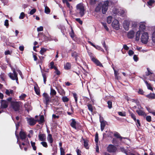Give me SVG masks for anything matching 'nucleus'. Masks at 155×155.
Wrapping results in <instances>:
<instances>
[{
  "instance_id": "obj_1",
  "label": "nucleus",
  "mask_w": 155,
  "mask_h": 155,
  "mask_svg": "<svg viewBox=\"0 0 155 155\" xmlns=\"http://www.w3.org/2000/svg\"><path fill=\"white\" fill-rule=\"evenodd\" d=\"M21 103V101H12L11 102V106L14 111H18L20 110Z\"/></svg>"
},
{
  "instance_id": "obj_2",
  "label": "nucleus",
  "mask_w": 155,
  "mask_h": 155,
  "mask_svg": "<svg viewBox=\"0 0 155 155\" xmlns=\"http://www.w3.org/2000/svg\"><path fill=\"white\" fill-rule=\"evenodd\" d=\"M77 9L78 11L80 17H82L84 15V7L82 3L78 4L76 6Z\"/></svg>"
},
{
  "instance_id": "obj_3",
  "label": "nucleus",
  "mask_w": 155,
  "mask_h": 155,
  "mask_svg": "<svg viewBox=\"0 0 155 155\" xmlns=\"http://www.w3.org/2000/svg\"><path fill=\"white\" fill-rule=\"evenodd\" d=\"M43 97V101L44 103L47 106L49 104V103L51 102V98L49 95L46 93H44L42 94Z\"/></svg>"
},
{
  "instance_id": "obj_4",
  "label": "nucleus",
  "mask_w": 155,
  "mask_h": 155,
  "mask_svg": "<svg viewBox=\"0 0 155 155\" xmlns=\"http://www.w3.org/2000/svg\"><path fill=\"white\" fill-rule=\"evenodd\" d=\"M13 74L12 73H9L8 75L10 78L12 80H15L16 82L18 83V78L17 76V74L16 72L15 69L13 70Z\"/></svg>"
},
{
  "instance_id": "obj_5",
  "label": "nucleus",
  "mask_w": 155,
  "mask_h": 155,
  "mask_svg": "<svg viewBox=\"0 0 155 155\" xmlns=\"http://www.w3.org/2000/svg\"><path fill=\"white\" fill-rule=\"evenodd\" d=\"M149 38L148 33L147 32L143 33L141 38L142 42L144 44H147Z\"/></svg>"
},
{
  "instance_id": "obj_6",
  "label": "nucleus",
  "mask_w": 155,
  "mask_h": 155,
  "mask_svg": "<svg viewBox=\"0 0 155 155\" xmlns=\"http://www.w3.org/2000/svg\"><path fill=\"white\" fill-rule=\"evenodd\" d=\"M109 3V2L108 1H106L104 2V4L102 5V10L103 14H105L107 12Z\"/></svg>"
},
{
  "instance_id": "obj_7",
  "label": "nucleus",
  "mask_w": 155,
  "mask_h": 155,
  "mask_svg": "<svg viewBox=\"0 0 155 155\" xmlns=\"http://www.w3.org/2000/svg\"><path fill=\"white\" fill-rule=\"evenodd\" d=\"M112 27L117 30L120 28V25L119 21L117 19H114L112 22Z\"/></svg>"
},
{
  "instance_id": "obj_8",
  "label": "nucleus",
  "mask_w": 155,
  "mask_h": 155,
  "mask_svg": "<svg viewBox=\"0 0 155 155\" xmlns=\"http://www.w3.org/2000/svg\"><path fill=\"white\" fill-rule=\"evenodd\" d=\"M117 150L116 147L112 144H110L107 148V151L110 153L115 152Z\"/></svg>"
},
{
  "instance_id": "obj_9",
  "label": "nucleus",
  "mask_w": 155,
  "mask_h": 155,
  "mask_svg": "<svg viewBox=\"0 0 155 155\" xmlns=\"http://www.w3.org/2000/svg\"><path fill=\"white\" fill-rule=\"evenodd\" d=\"M8 103L7 101L2 100L1 101V107L2 108H6L8 107Z\"/></svg>"
},
{
  "instance_id": "obj_10",
  "label": "nucleus",
  "mask_w": 155,
  "mask_h": 155,
  "mask_svg": "<svg viewBox=\"0 0 155 155\" xmlns=\"http://www.w3.org/2000/svg\"><path fill=\"white\" fill-rule=\"evenodd\" d=\"M92 61L97 66L100 67H102L103 65L99 61L94 58V57L92 58Z\"/></svg>"
},
{
  "instance_id": "obj_11",
  "label": "nucleus",
  "mask_w": 155,
  "mask_h": 155,
  "mask_svg": "<svg viewBox=\"0 0 155 155\" xmlns=\"http://www.w3.org/2000/svg\"><path fill=\"white\" fill-rule=\"evenodd\" d=\"M80 54L77 53L76 51H74L71 53V55L75 59L76 61H78V57L79 56Z\"/></svg>"
},
{
  "instance_id": "obj_12",
  "label": "nucleus",
  "mask_w": 155,
  "mask_h": 155,
  "mask_svg": "<svg viewBox=\"0 0 155 155\" xmlns=\"http://www.w3.org/2000/svg\"><path fill=\"white\" fill-rule=\"evenodd\" d=\"M130 23L127 21H125L123 23V27L125 30L128 31L129 29Z\"/></svg>"
},
{
  "instance_id": "obj_13",
  "label": "nucleus",
  "mask_w": 155,
  "mask_h": 155,
  "mask_svg": "<svg viewBox=\"0 0 155 155\" xmlns=\"http://www.w3.org/2000/svg\"><path fill=\"white\" fill-rule=\"evenodd\" d=\"M19 136L20 139L22 140H23L26 139L27 134L25 132L21 131L20 132Z\"/></svg>"
},
{
  "instance_id": "obj_14",
  "label": "nucleus",
  "mask_w": 155,
  "mask_h": 155,
  "mask_svg": "<svg viewBox=\"0 0 155 155\" xmlns=\"http://www.w3.org/2000/svg\"><path fill=\"white\" fill-rule=\"evenodd\" d=\"M82 140L84 141V146L86 149H88L89 147H88V142L89 140L86 139H84L83 137H82Z\"/></svg>"
},
{
  "instance_id": "obj_15",
  "label": "nucleus",
  "mask_w": 155,
  "mask_h": 155,
  "mask_svg": "<svg viewBox=\"0 0 155 155\" xmlns=\"http://www.w3.org/2000/svg\"><path fill=\"white\" fill-rule=\"evenodd\" d=\"M88 42L89 44H90L92 46L96 48L98 50H100L101 51H102L103 52H104V49L101 48V47L99 46H97L96 47L93 43L92 42H91V41H88Z\"/></svg>"
},
{
  "instance_id": "obj_16",
  "label": "nucleus",
  "mask_w": 155,
  "mask_h": 155,
  "mask_svg": "<svg viewBox=\"0 0 155 155\" xmlns=\"http://www.w3.org/2000/svg\"><path fill=\"white\" fill-rule=\"evenodd\" d=\"M143 109H140L139 110H136V113L139 116H146V114L143 110Z\"/></svg>"
},
{
  "instance_id": "obj_17",
  "label": "nucleus",
  "mask_w": 155,
  "mask_h": 155,
  "mask_svg": "<svg viewBox=\"0 0 155 155\" xmlns=\"http://www.w3.org/2000/svg\"><path fill=\"white\" fill-rule=\"evenodd\" d=\"M37 122V120H35L33 118H30L29 119V124L31 126L35 125Z\"/></svg>"
},
{
  "instance_id": "obj_18",
  "label": "nucleus",
  "mask_w": 155,
  "mask_h": 155,
  "mask_svg": "<svg viewBox=\"0 0 155 155\" xmlns=\"http://www.w3.org/2000/svg\"><path fill=\"white\" fill-rule=\"evenodd\" d=\"M34 89L35 92L36 94L38 95L40 94V90L38 85L37 84H36L35 86L34 87Z\"/></svg>"
},
{
  "instance_id": "obj_19",
  "label": "nucleus",
  "mask_w": 155,
  "mask_h": 155,
  "mask_svg": "<svg viewBox=\"0 0 155 155\" xmlns=\"http://www.w3.org/2000/svg\"><path fill=\"white\" fill-rule=\"evenodd\" d=\"M72 122L70 123V126L73 128L75 129H77L76 127V122L74 119H73L71 120Z\"/></svg>"
},
{
  "instance_id": "obj_20",
  "label": "nucleus",
  "mask_w": 155,
  "mask_h": 155,
  "mask_svg": "<svg viewBox=\"0 0 155 155\" xmlns=\"http://www.w3.org/2000/svg\"><path fill=\"white\" fill-rule=\"evenodd\" d=\"M134 35V32L132 30L129 32L127 34V37L129 38H132Z\"/></svg>"
},
{
  "instance_id": "obj_21",
  "label": "nucleus",
  "mask_w": 155,
  "mask_h": 155,
  "mask_svg": "<svg viewBox=\"0 0 155 155\" xmlns=\"http://www.w3.org/2000/svg\"><path fill=\"white\" fill-rule=\"evenodd\" d=\"M39 140L41 141H44L46 140L45 134H41L38 135Z\"/></svg>"
},
{
  "instance_id": "obj_22",
  "label": "nucleus",
  "mask_w": 155,
  "mask_h": 155,
  "mask_svg": "<svg viewBox=\"0 0 155 155\" xmlns=\"http://www.w3.org/2000/svg\"><path fill=\"white\" fill-rule=\"evenodd\" d=\"M37 120L39 124H41L45 121L44 117L43 115H41L40 116V120L37 119Z\"/></svg>"
},
{
  "instance_id": "obj_23",
  "label": "nucleus",
  "mask_w": 155,
  "mask_h": 155,
  "mask_svg": "<svg viewBox=\"0 0 155 155\" xmlns=\"http://www.w3.org/2000/svg\"><path fill=\"white\" fill-rule=\"evenodd\" d=\"M114 137L120 139V141H122V139H123V137L120 136V134L117 132H116L114 134Z\"/></svg>"
},
{
  "instance_id": "obj_24",
  "label": "nucleus",
  "mask_w": 155,
  "mask_h": 155,
  "mask_svg": "<svg viewBox=\"0 0 155 155\" xmlns=\"http://www.w3.org/2000/svg\"><path fill=\"white\" fill-rule=\"evenodd\" d=\"M47 139L50 143H53L54 140L51 134H48Z\"/></svg>"
},
{
  "instance_id": "obj_25",
  "label": "nucleus",
  "mask_w": 155,
  "mask_h": 155,
  "mask_svg": "<svg viewBox=\"0 0 155 155\" xmlns=\"http://www.w3.org/2000/svg\"><path fill=\"white\" fill-rule=\"evenodd\" d=\"M144 81L148 89L153 91V88L151 85V84L148 83L146 80H144Z\"/></svg>"
},
{
  "instance_id": "obj_26",
  "label": "nucleus",
  "mask_w": 155,
  "mask_h": 155,
  "mask_svg": "<svg viewBox=\"0 0 155 155\" xmlns=\"http://www.w3.org/2000/svg\"><path fill=\"white\" fill-rule=\"evenodd\" d=\"M146 96L149 99H154L155 98V94L150 93L149 94L146 95Z\"/></svg>"
},
{
  "instance_id": "obj_27",
  "label": "nucleus",
  "mask_w": 155,
  "mask_h": 155,
  "mask_svg": "<svg viewBox=\"0 0 155 155\" xmlns=\"http://www.w3.org/2000/svg\"><path fill=\"white\" fill-rule=\"evenodd\" d=\"M128 112L130 115L131 118L133 119L135 122H136V118L135 115L130 110H128Z\"/></svg>"
},
{
  "instance_id": "obj_28",
  "label": "nucleus",
  "mask_w": 155,
  "mask_h": 155,
  "mask_svg": "<svg viewBox=\"0 0 155 155\" xmlns=\"http://www.w3.org/2000/svg\"><path fill=\"white\" fill-rule=\"evenodd\" d=\"M100 122L101 123V131H103L104 128L105 126V122L104 120L101 121L100 120Z\"/></svg>"
},
{
  "instance_id": "obj_29",
  "label": "nucleus",
  "mask_w": 155,
  "mask_h": 155,
  "mask_svg": "<svg viewBox=\"0 0 155 155\" xmlns=\"http://www.w3.org/2000/svg\"><path fill=\"white\" fill-rule=\"evenodd\" d=\"M50 90L51 91L50 94L51 95L52 97H53L57 93L56 91L52 87H51Z\"/></svg>"
},
{
  "instance_id": "obj_30",
  "label": "nucleus",
  "mask_w": 155,
  "mask_h": 155,
  "mask_svg": "<svg viewBox=\"0 0 155 155\" xmlns=\"http://www.w3.org/2000/svg\"><path fill=\"white\" fill-rule=\"evenodd\" d=\"M71 64L70 63H67L64 66V68L65 70H69L71 68Z\"/></svg>"
},
{
  "instance_id": "obj_31",
  "label": "nucleus",
  "mask_w": 155,
  "mask_h": 155,
  "mask_svg": "<svg viewBox=\"0 0 155 155\" xmlns=\"http://www.w3.org/2000/svg\"><path fill=\"white\" fill-rule=\"evenodd\" d=\"M112 143L117 146L119 144V141L117 140L115 138H113L112 140Z\"/></svg>"
},
{
  "instance_id": "obj_32",
  "label": "nucleus",
  "mask_w": 155,
  "mask_h": 155,
  "mask_svg": "<svg viewBox=\"0 0 155 155\" xmlns=\"http://www.w3.org/2000/svg\"><path fill=\"white\" fill-rule=\"evenodd\" d=\"M102 7V5L101 4H98L96 8L95 11L96 12H99Z\"/></svg>"
},
{
  "instance_id": "obj_33",
  "label": "nucleus",
  "mask_w": 155,
  "mask_h": 155,
  "mask_svg": "<svg viewBox=\"0 0 155 155\" xmlns=\"http://www.w3.org/2000/svg\"><path fill=\"white\" fill-rule=\"evenodd\" d=\"M39 57V60L38 61V64H42L43 61L44 59V57L42 56H38Z\"/></svg>"
},
{
  "instance_id": "obj_34",
  "label": "nucleus",
  "mask_w": 155,
  "mask_h": 155,
  "mask_svg": "<svg viewBox=\"0 0 155 155\" xmlns=\"http://www.w3.org/2000/svg\"><path fill=\"white\" fill-rule=\"evenodd\" d=\"M139 28L141 30L143 31L146 29V26L144 24L141 23L140 25Z\"/></svg>"
},
{
  "instance_id": "obj_35",
  "label": "nucleus",
  "mask_w": 155,
  "mask_h": 155,
  "mask_svg": "<svg viewBox=\"0 0 155 155\" xmlns=\"http://www.w3.org/2000/svg\"><path fill=\"white\" fill-rule=\"evenodd\" d=\"M71 31L69 33V35L72 38H73L74 37L75 34L73 30V28L71 26Z\"/></svg>"
},
{
  "instance_id": "obj_36",
  "label": "nucleus",
  "mask_w": 155,
  "mask_h": 155,
  "mask_svg": "<svg viewBox=\"0 0 155 155\" xmlns=\"http://www.w3.org/2000/svg\"><path fill=\"white\" fill-rule=\"evenodd\" d=\"M140 31H137L136 34V40L137 41L139 40L140 39Z\"/></svg>"
},
{
  "instance_id": "obj_37",
  "label": "nucleus",
  "mask_w": 155,
  "mask_h": 155,
  "mask_svg": "<svg viewBox=\"0 0 155 155\" xmlns=\"http://www.w3.org/2000/svg\"><path fill=\"white\" fill-rule=\"evenodd\" d=\"M87 106L89 110L92 113L93 110V107L92 105L91 104H87Z\"/></svg>"
},
{
  "instance_id": "obj_38",
  "label": "nucleus",
  "mask_w": 155,
  "mask_h": 155,
  "mask_svg": "<svg viewBox=\"0 0 155 155\" xmlns=\"http://www.w3.org/2000/svg\"><path fill=\"white\" fill-rule=\"evenodd\" d=\"M107 104H108V108L110 109H111L112 107V102L111 100L108 101H107Z\"/></svg>"
},
{
  "instance_id": "obj_39",
  "label": "nucleus",
  "mask_w": 155,
  "mask_h": 155,
  "mask_svg": "<svg viewBox=\"0 0 155 155\" xmlns=\"http://www.w3.org/2000/svg\"><path fill=\"white\" fill-rule=\"evenodd\" d=\"M50 69H55V68H57V67L54 65V62L52 61L50 63Z\"/></svg>"
},
{
  "instance_id": "obj_40",
  "label": "nucleus",
  "mask_w": 155,
  "mask_h": 155,
  "mask_svg": "<svg viewBox=\"0 0 155 155\" xmlns=\"http://www.w3.org/2000/svg\"><path fill=\"white\" fill-rule=\"evenodd\" d=\"M42 76H43V81L44 83L45 84L46 83V79H47V77L46 75V74L45 73H42Z\"/></svg>"
},
{
  "instance_id": "obj_41",
  "label": "nucleus",
  "mask_w": 155,
  "mask_h": 155,
  "mask_svg": "<svg viewBox=\"0 0 155 155\" xmlns=\"http://www.w3.org/2000/svg\"><path fill=\"white\" fill-rule=\"evenodd\" d=\"M58 91L60 95L62 96L65 95V92L64 89H61L58 90Z\"/></svg>"
},
{
  "instance_id": "obj_42",
  "label": "nucleus",
  "mask_w": 155,
  "mask_h": 155,
  "mask_svg": "<svg viewBox=\"0 0 155 155\" xmlns=\"http://www.w3.org/2000/svg\"><path fill=\"white\" fill-rule=\"evenodd\" d=\"M101 23L106 30L107 31H109V29L106 23L103 22H101Z\"/></svg>"
},
{
  "instance_id": "obj_43",
  "label": "nucleus",
  "mask_w": 155,
  "mask_h": 155,
  "mask_svg": "<svg viewBox=\"0 0 155 155\" xmlns=\"http://www.w3.org/2000/svg\"><path fill=\"white\" fill-rule=\"evenodd\" d=\"M47 49L44 48H41L40 53L41 55H43L47 51Z\"/></svg>"
},
{
  "instance_id": "obj_44",
  "label": "nucleus",
  "mask_w": 155,
  "mask_h": 155,
  "mask_svg": "<svg viewBox=\"0 0 155 155\" xmlns=\"http://www.w3.org/2000/svg\"><path fill=\"white\" fill-rule=\"evenodd\" d=\"M45 12L47 14H49L50 12V10L47 6L45 7Z\"/></svg>"
},
{
  "instance_id": "obj_45",
  "label": "nucleus",
  "mask_w": 155,
  "mask_h": 155,
  "mask_svg": "<svg viewBox=\"0 0 155 155\" xmlns=\"http://www.w3.org/2000/svg\"><path fill=\"white\" fill-rule=\"evenodd\" d=\"M120 149L121 152L124 153L126 154H127L128 151L124 147H121L120 148Z\"/></svg>"
},
{
  "instance_id": "obj_46",
  "label": "nucleus",
  "mask_w": 155,
  "mask_h": 155,
  "mask_svg": "<svg viewBox=\"0 0 155 155\" xmlns=\"http://www.w3.org/2000/svg\"><path fill=\"white\" fill-rule=\"evenodd\" d=\"M31 146L32 147L33 149L34 150H36L37 148L36 146L35 145V142H33L32 141L31 142Z\"/></svg>"
},
{
  "instance_id": "obj_47",
  "label": "nucleus",
  "mask_w": 155,
  "mask_h": 155,
  "mask_svg": "<svg viewBox=\"0 0 155 155\" xmlns=\"http://www.w3.org/2000/svg\"><path fill=\"white\" fill-rule=\"evenodd\" d=\"M147 72H146V74H145L146 76H148L152 74V73L151 71H150V69L149 68H147Z\"/></svg>"
},
{
  "instance_id": "obj_48",
  "label": "nucleus",
  "mask_w": 155,
  "mask_h": 155,
  "mask_svg": "<svg viewBox=\"0 0 155 155\" xmlns=\"http://www.w3.org/2000/svg\"><path fill=\"white\" fill-rule=\"evenodd\" d=\"M73 96L74 98L75 102L76 104H77L78 97L77 94L75 93H73Z\"/></svg>"
},
{
  "instance_id": "obj_49",
  "label": "nucleus",
  "mask_w": 155,
  "mask_h": 155,
  "mask_svg": "<svg viewBox=\"0 0 155 155\" xmlns=\"http://www.w3.org/2000/svg\"><path fill=\"white\" fill-rule=\"evenodd\" d=\"M62 100L63 102H68L69 99L66 96H64L62 97Z\"/></svg>"
},
{
  "instance_id": "obj_50",
  "label": "nucleus",
  "mask_w": 155,
  "mask_h": 155,
  "mask_svg": "<svg viewBox=\"0 0 155 155\" xmlns=\"http://www.w3.org/2000/svg\"><path fill=\"white\" fill-rule=\"evenodd\" d=\"M26 96V94L23 93H22L21 95L19 96V97L21 100H24V99L25 98Z\"/></svg>"
},
{
  "instance_id": "obj_51",
  "label": "nucleus",
  "mask_w": 155,
  "mask_h": 155,
  "mask_svg": "<svg viewBox=\"0 0 155 155\" xmlns=\"http://www.w3.org/2000/svg\"><path fill=\"white\" fill-rule=\"evenodd\" d=\"M112 18V17L111 16H109L107 17V21L108 24H110L111 23Z\"/></svg>"
},
{
  "instance_id": "obj_52",
  "label": "nucleus",
  "mask_w": 155,
  "mask_h": 155,
  "mask_svg": "<svg viewBox=\"0 0 155 155\" xmlns=\"http://www.w3.org/2000/svg\"><path fill=\"white\" fill-rule=\"evenodd\" d=\"M155 1L154 0H149V1L147 2V4L149 6H152L154 3Z\"/></svg>"
},
{
  "instance_id": "obj_53",
  "label": "nucleus",
  "mask_w": 155,
  "mask_h": 155,
  "mask_svg": "<svg viewBox=\"0 0 155 155\" xmlns=\"http://www.w3.org/2000/svg\"><path fill=\"white\" fill-rule=\"evenodd\" d=\"M95 141L96 143H97L98 141V134L96 132L95 134Z\"/></svg>"
},
{
  "instance_id": "obj_54",
  "label": "nucleus",
  "mask_w": 155,
  "mask_h": 155,
  "mask_svg": "<svg viewBox=\"0 0 155 155\" xmlns=\"http://www.w3.org/2000/svg\"><path fill=\"white\" fill-rule=\"evenodd\" d=\"M60 155H65V152L64 149L62 147H60Z\"/></svg>"
},
{
  "instance_id": "obj_55",
  "label": "nucleus",
  "mask_w": 155,
  "mask_h": 155,
  "mask_svg": "<svg viewBox=\"0 0 155 155\" xmlns=\"http://www.w3.org/2000/svg\"><path fill=\"white\" fill-rule=\"evenodd\" d=\"M114 71V76L115 78L117 79H118V76L117 75L119 74L118 71H117L115 70L114 68H113Z\"/></svg>"
},
{
  "instance_id": "obj_56",
  "label": "nucleus",
  "mask_w": 155,
  "mask_h": 155,
  "mask_svg": "<svg viewBox=\"0 0 155 155\" xmlns=\"http://www.w3.org/2000/svg\"><path fill=\"white\" fill-rule=\"evenodd\" d=\"M25 13L23 12H22L21 13L19 18L20 19H23L25 17Z\"/></svg>"
},
{
  "instance_id": "obj_57",
  "label": "nucleus",
  "mask_w": 155,
  "mask_h": 155,
  "mask_svg": "<svg viewBox=\"0 0 155 155\" xmlns=\"http://www.w3.org/2000/svg\"><path fill=\"white\" fill-rule=\"evenodd\" d=\"M55 69H54L55 70V71L54 72L56 74L58 75H59L61 74V72L60 71H59L58 69L57 68H55Z\"/></svg>"
},
{
  "instance_id": "obj_58",
  "label": "nucleus",
  "mask_w": 155,
  "mask_h": 155,
  "mask_svg": "<svg viewBox=\"0 0 155 155\" xmlns=\"http://www.w3.org/2000/svg\"><path fill=\"white\" fill-rule=\"evenodd\" d=\"M41 143L42 145V146L46 148L48 147V146L47 143L46 142L42 141Z\"/></svg>"
},
{
  "instance_id": "obj_59",
  "label": "nucleus",
  "mask_w": 155,
  "mask_h": 155,
  "mask_svg": "<svg viewBox=\"0 0 155 155\" xmlns=\"http://www.w3.org/2000/svg\"><path fill=\"white\" fill-rule=\"evenodd\" d=\"M138 93L139 94H140L143 95L144 92L142 89H139V90L138 91Z\"/></svg>"
},
{
  "instance_id": "obj_60",
  "label": "nucleus",
  "mask_w": 155,
  "mask_h": 155,
  "mask_svg": "<svg viewBox=\"0 0 155 155\" xmlns=\"http://www.w3.org/2000/svg\"><path fill=\"white\" fill-rule=\"evenodd\" d=\"M75 20L78 22L81 25H82L83 24V21H81L80 18H76Z\"/></svg>"
},
{
  "instance_id": "obj_61",
  "label": "nucleus",
  "mask_w": 155,
  "mask_h": 155,
  "mask_svg": "<svg viewBox=\"0 0 155 155\" xmlns=\"http://www.w3.org/2000/svg\"><path fill=\"white\" fill-rule=\"evenodd\" d=\"M152 40L154 43H155V31L152 34Z\"/></svg>"
},
{
  "instance_id": "obj_62",
  "label": "nucleus",
  "mask_w": 155,
  "mask_h": 155,
  "mask_svg": "<svg viewBox=\"0 0 155 155\" xmlns=\"http://www.w3.org/2000/svg\"><path fill=\"white\" fill-rule=\"evenodd\" d=\"M36 11V9L35 8H33L29 12V14L31 15H32Z\"/></svg>"
},
{
  "instance_id": "obj_63",
  "label": "nucleus",
  "mask_w": 155,
  "mask_h": 155,
  "mask_svg": "<svg viewBox=\"0 0 155 155\" xmlns=\"http://www.w3.org/2000/svg\"><path fill=\"white\" fill-rule=\"evenodd\" d=\"M118 115L120 116L123 117L126 116V114L124 112L123 113L122 112L120 111L118 112Z\"/></svg>"
},
{
  "instance_id": "obj_64",
  "label": "nucleus",
  "mask_w": 155,
  "mask_h": 155,
  "mask_svg": "<svg viewBox=\"0 0 155 155\" xmlns=\"http://www.w3.org/2000/svg\"><path fill=\"white\" fill-rule=\"evenodd\" d=\"M4 25L7 28H8L9 26L8 20V19L5 20V21Z\"/></svg>"
}]
</instances>
